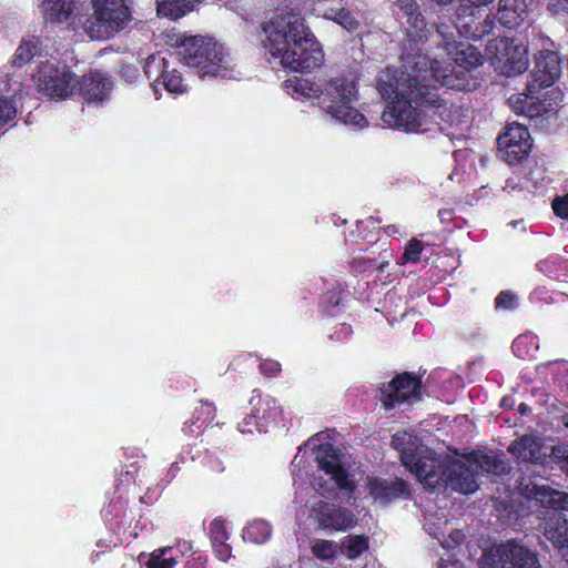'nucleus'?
Instances as JSON below:
<instances>
[{
  "instance_id": "obj_1",
  "label": "nucleus",
  "mask_w": 568,
  "mask_h": 568,
  "mask_svg": "<svg viewBox=\"0 0 568 568\" xmlns=\"http://www.w3.org/2000/svg\"><path fill=\"white\" fill-rule=\"evenodd\" d=\"M397 16L405 24L402 61L404 70L397 75L389 71L378 80V91L390 100L382 113L384 126L404 132H419L428 119L437 115L446 122L459 123L462 106L447 105L446 99L430 91L425 82L430 81L419 65H427V55L422 53L428 31L424 18L418 12L415 0H398Z\"/></svg>"
},
{
  "instance_id": "obj_2",
  "label": "nucleus",
  "mask_w": 568,
  "mask_h": 568,
  "mask_svg": "<svg viewBox=\"0 0 568 568\" xmlns=\"http://www.w3.org/2000/svg\"><path fill=\"white\" fill-rule=\"evenodd\" d=\"M265 48L283 68L308 71L322 64L324 54L300 12L277 9L263 24Z\"/></svg>"
},
{
  "instance_id": "obj_3",
  "label": "nucleus",
  "mask_w": 568,
  "mask_h": 568,
  "mask_svg": "<svg viewBox=\"0 0 568 568\" xmlns=\"http://www.w3.org/2000/svg\"><path fill=\"white\" fill-rule=\"evenodd\" d=\"M437 32L443 38V47L454 60L456 68L450 64L427 58V65H419L424 74L436 84L455 90H470L475 84L470 71L483 64L484 57L478 49L469 43L457 42L450 28L440 24Z\"/></svg>"
},
{
  "instance_id": "obj_4",
  "label": "nucleus",
  "mask_w": 568,
  "mask_h": 568,
  "mask_svg": "<svg viewBox=\"0 0 568 568\" xmlns=\"http://www.w3.org/2000/svg\"><path fill=\"white\" fill-rule=\"evenodd\" d=\"M168 43L178 47L181 61L204 78L233 79L235 64L224 47L203 36L168 34Z\"/></svg>"
},
{
  "instance_id": "obj_5",
  "label": "nucleus",
  "mask_w": 568,
  "mask_h": 568,
  "mask_svg": "<svg viewBox=\"0 0 568 568\" xmlns=\"http://www.w3.org/2000/svg\"><path fill=\"white\" fill-rule=\"evenodd\" d=\"M510 470L509 464L499 455L489 452H474L465 460H450L445 466L443 484L463 494H473L478 487L480 474L505 475Z\"/></svg>"
},
{
  "instance_id": "obj_6",
  "label": "nucleus",
  "mask_w": 568,
  "mask_h": 568,
  "mask_svg": "<svg viewBox=\"0 0 568 568\" xmlns=\"http://www.w3.org/2000/svg\"><path fill=\"white\" fill-rule=\"evenodd\" d=\"M358 91L354 80L333 78L323 87L321 110L331 120L361 130L368 125L365 115L356 108Z\"/></svg>"
},
{
  "instance_id": "obj_7",
  "label": "nucleus",
  "mask_w": 568,
  "mask_h": 568,
  "mask_svg": "<svg viewBox=\"0 0 568 568\" xmlns=\"http://www.w3.org/2000/svg\"><path fill=\"white\" fill-rule=\"evenodd\" d=\"M528 496L549 509L544 523L545 538L559 550L568 549V519L561 513L568 510V494L534 484Z\"/></svg>"
},
{
  "instance_id": "obj_8",
  "label": "nucleus",
  "mask_w": 568,
  "mask_h": 568,
  "mask_svg": "<svg viewBox=\"0 0 568 568\" xmlns=\"http://www.w3.org/2000/svg\"><path fill=\"white\" fill-rule=\"evenodd\" d=\"M130 0H91L93 12L84 23L92 40H105L122 30L130 21Z\"/></svg>"
},
{
  "instance_id": "obj_9",
  "label": "nucleus",
  "mask_w": 568,
  "mask_h": 568,
  "mask_svg": "<svg viewBox=\"0 0 568 568\" xmlns=\"http://www.w3.org/2000/svg\"><path fill=\"white\" fill-rule=\"evenodd\" d=\"M486 55L500 74L511 77L528 68L527 48L507 37L495 38L486 45Z\"/></svg>"
},
{
  "instance_id": "obj_10",
  "label": "nucleus",
  "mask_w": 568,
  "mask_h": 568,
  "mask_svg": "<svg viewBox=\"0 0 568 568\" xmlns=\"http://www.w3.org/2000/svg\"><path fill=\"white\" fill-rule=\"evenodd\" d=\"M34 81L40 92L49 98L65 99L78 89L79 80L64 63L44 61L38 67Z\"/></svg>"
},
{
  "instance_id": "obj_11",
  "label": "nucleus",
  "mask_w": 568,
  "mask_h": 568,
  "mask_svg": "<svg viewBox=\"0 0 568 568\" xmlns=\"http://www.w3.org/2000/svg\"><path fill=\"white\" fill-rule=\"evenodd\" d=\"M480 568H541L535 552L515 542L494 545L480 557Z\"/></svg>"
},
{
  "instance_id": "obj_12",
  "label": "nucleus",
  "mask_w": 568,
  "mask_h": 568,
  "mask_svg": "<svg viewBox=\"0 0 568 568\" xmlns=\"http://www.w3.org/2000/svg\"><path fill=\"white\" fill-rule=\"evenodd\" d=\"M316 460L321 469L331 476L329 483H322L321 478L314 480V488L321 496H328L336 488L352 490L353 484L348 479L337 449L331 444L320 445L316 450Z\"/></svg>"
},
{
  "instance_id": "obj_13",
  "label": "nucleus",
  "mask_w": 568,
  "mask_h": 568,
  "mask_svg": "<svg viewBox=\"0 0 568 568\" xmlns=\"http://www.w3.org/2000/svg\"><path fill=\"white\" fill-rule=\"evenodd\" d=\"M420 382L408 373H403L379 388V399L386 409L402 404H413L419 399Z\"/></svg>"
},
{
  "instance_id": "obj_14",
  "label": "nucleus",
  "mask_w": 568,
  "mask_h": 568,
  "mask_svg": "<svg viewBox=\"0 0 568 568\" xmlns=\"http://www.w3.org/2000/svg\"><path fill=\"white\" fill-rule=\"evenodd\" d=\"M530 133L526 126L518 123L507 125L505 132L498 138V151L509 164L526 159L531 150Z\"/></svg>"
},
{
  "instance_id": "obj_15",
  "label": "nucleus",
  "mask_w": 568,
  "mask_h": 568,
  "mask_svg": "<svg viewBox=\"0 0 568 568\" xmlns=\"http://www.w3.org/2000/svg\"><path fill=\"white\" fill-rule=\"evenodd\" d=\"M144 72L149 79L155 80V91L158 84H162L163 88L173 94H181L186 91V84L184 83L181 73L175 70H168V62L161 55H150L144 64Z\"/></svg>"
},
{
  "instance_id": "obj_16",
  "label": "nucleus",
  "mask_w": 568,
  "mask_h": 568,
  "mask_svg": "<svg viewBox=\"0 0 568 568\" xmlns=\"http://www.w3.org/2000/svg\"><path fill=\"white\" fill-rule=\"evenodd\" d=\"M416 478L428 488H436L444 481L442 463L433 456L430 450L425 448L415 456L412 466H405Z\"/></svg>"
},
{
  "instance_id": "obj_17",
  "label": "nucleus",
  "mask_w": 568,
  "mask_h": 568,
  "mask_svg": "<svg viewBox=\"0 0 568 568\" xmlns=\"http://www.w3.org/2000/svg\"><path fill=\"white\" fill-rule=\"evenodd\" d=\"M312 511L324 529L347 530L356 524L355 515L345 508L334 504L318 501L312 507Z\"/></svg>"
},
{
  "instance_id": "obj_18",
  "label": "nucleus",
  "mask_w": 568,
  "mask_h": 568,
  "mask_svg": "<svg viewBox=\"0 0 568 568\" xmlns=\"http://www.w3.org/2000/svg\"><path fill=\"white\" fill-rule=\"evenodd\" d=\"M480 11L478 7L462 6L458 9L456 29L460 36L468 39H480L493 29V21L487 16L483 22L479 21Z\"/></svg>"
},
{
  "instance_id": "obj_19",
  "label": "nucleus",
  "mask_w": 568,
  "mask_h": 568,
  "mask_svg": "<svg viewBox=\"0 0 568 568\" xmlns=\"http://www.w3.org/2000/svg\"><path fill=\"white\" fill-rule=\"evenodd\" d=\"M532 87L548 88L561 75V62L559 55L554 51H542L536 58L532 70Z\"/></svg>"
},
{
  "instance_id": "obj_20",
  "label": "nucleus",
  "mask_w": 568,
  "mask_h": 568,
  "mask_svg": "<svg viewBox=\"0 0 568 568\" xmlns=\"http://www.w3.org/2000/svg\"><path fill=\"white\" fill-rule=\"evenodd\" d=\"M508 452L520 463L541 464L547 457V450L542 439L532 434H527L515 439L509 445Z\"/></svg>"
},
{
  "instance_id": "obj_21",
  "label": "nucleus",
  "mask_w": 568,
  "mask_h": 568,
  "mask_svg": "<svg viewBox=\"0 0 568 568\" xmlns=\"http://www.w3.org/2000/svg\"><path fill=\"white\" fill-rule=\"evenodd\" d=\"M80 92L88 102H102L112 90V81L99 72H91L79 83Z\"/></svg>"
},
{
  "instance_id": "obj_22",
  "label": "nucleus",
  "mask_w": 568,
  "mask_h": 568,
  "mask_svg": "<svg viewBox=\"0 0 568 568\" xmlns=\"http://www.w3.org/2000/svg\"><path fill=\"white\" fill-rule=\"evenodd\" d=\"M367 487L369 495L379 503H387L390 499L406 494V485L402 479L386 480L382 478H368Z\"/></svg>"
},
{
  "instance_id": "obj_23",
  "label": "nucleus",
  "mask_w": 568,
  "mask_h": 568,
  "mask_svg": "<svg viewBox=\"0 0 568 568\" xmlns=\"http://www.w3.org/2000/svg\"><path fill=\"white\" fill-rule=\"evenodd\" d=\"M527 0H499L498 21L507 28L519 26L527 17Z\"/></svg>"
},
{
  "instance_id": "obj_24",
  "label": "nucleus",
  "mask_w": 568,
  "mask_h": 568,
  "mask_svg": "<svg viewBox=\"0 0 568 568\" xmlns=\"http://www.w3.org/2000/svg\"><path fill=\"white\" fill-rule=\"evenodd\" d=\"M286 92L294 99L317 101L320 106V99L323 97V88L308 79L293 77L283 83Z\"/></svg>"
},
{
  "instance_id": "obj_25",
  "label": "nucleus",
  "mask_w": 568,
  "mask_h": 568,
  "mask_svg": "<svg viewBox=\"0 0 568 568\" xmlns=\"http://www.w3.org/2000/svg\"><path fill=\"white\" fill-rule=\"evenodd\" d=\"M74 0H38V8L45 22L62 23L71 16Z\"/></svg>"
},
{
  "instance_id": "obj_26",
  "label": "nucleus",
  "mask_w": 568,
  "mask_h": 568,
  "mask_svg": "<svg viewBox=\"0 0 568 568\" xmlns=\"http://www.w3.org/2000/svg\"><path fill=\"white\" fill-rule=\"evenodd\" d=\"M392 445L400 453V459L404 466H412L416 455L424 450L418 438L406 430L397 432L392 438Z\"/></svg>"
},
{
  "instance_id": "obj_27",
  "label": "nucleus",
  "mask_w": 568,
  "mask_h": 568,
  "mask_svg": "<svg viewBox=\"0 0 568 568\" xmlns=\"http://www.w3.org/2000/svg\"><path fill=\"white\" fill-rule=\"evenodd\" d=\"M250 404L256 409V415H258V419L264 424V427L276 422L282 412L277 400L270 396L262 398L260 394L254 395Z\"/></svg>"
},
{
  "instance_id": "obj_28",
  "label": "nucleus",
  "mask_w": 568,
  "mask_h": 568,
  "mask_svg": "<svg viewBox=\"0 0 568 568\" xmlns=\"http://www.w3.org/2000/svg\"><path fill=\"white\" fill-rule=\"evenodd\" d=\"M271 535L272 527L266 520L254 519L244 527L242 538L244 541L263 544L270 539Z\"/></svg>"
},
{
  "instance_id": "obj_29",
  "label": "nucleus",
  "mask_w": 568,
  "mask_h": 568,
  "mask_svg": "<svg viewBox=\"0 0 568 568\" xmlns=\"http://www.w3.org/2000/svg\"><path fill=\"white\" fill-rule=\"evenodd\" d=\"M193 9L189 0L162 1L158 3V16L176 20Z\"/></svg>"
},
{
  "instance_id": "obj_30",
  "label": "nucleus",
  "mask_w": 568,
  "mask_h": 568,
  "mask_svg": "<svg viewBox=\"0 0 568 568\" xmlns=\"http://www.w3.org/2000/svg\"><path fill=\"white\" fill-rule=\"evenodd\" d=\"M324 18L334 21L349 32L355 31L359 26L351 11L344 8H329L325 10Z\"/></svg>"
},
{
  "instance_id": "obj_31",
  "label": "nucleus",
  "mask_w": 568,
  "mask_h": 568,
  "mask_svg": "<svg viewBox=\"0 0 568 568\" xmlns=\"http://www.w3.org/2000/svg\"><path fill=\"white\" fill-rule=\"evenodd\" d=\"M39 52V40L37 38L24 39L18 47L13 62L17 65L28 63Z\"/></svg>"
},
{
  "instance_id": "obj_32",
  "label": "nucleus",
  "mask_w": 568,
  "mask_h": 568,
  "mask_svg": "<svg viewBox=\"0 0 568 568\" xmlns=\"http://www.w3.org/2000/svg\"><path fill=\"white\" fill-rule=\"evenodd\" d=\"M367 548V539L358 535L345 537L341 544L342 552L349 559L358 557Z\"/></svg>"
},
{
  "instance_id": "obj_33",
  "label": "nucleus",
  "mask_w": 568,
  "mask_h": 568,
  "mask_svg": "<svg viewBox=\"0 0 568 568\" xmlns=\"http://www.w3.org/2000/svg\"><path fill=\"white\" fill-rule=\"evenodd\" d=\"M554 106L552 103L542 100L540 97H536L532 94L528 105L523 111L521 115H525L530 119L546 116L552 113Z\"/></svg>"
},
{
  "instance_id": "obj_34",
  "label": "nucleus",
  "mask_w": 568,
  "mask_h": 568,
  "mask_svg": "<svg viewBox=\"0 0 568 568\" xmlns=\"http://www.w3.org/2000/svg\"><path fill=\"white\" fill-rule=\"evenodd\" d=\"M169 550H171V547L154 550L150 556L146 568H173L176 565V560L173 557H165Z\"/></svg>"
},
{
  "instance_id": "obj_35",
  "label": "nucleus",
  "mask_w": 568,
  "mask_h": 568,
  "mask_svg": "<svg viewBox=\"0 0 568 568\" xmlns=\"http://www.w3.org/2000/svg\"><path fill=\"white\" fill-rule=\"evenodd\" d=\"M538 88H534L532 87V83L528 85V91L529 93H517V94H511L509 98H508V104L510 106V109L517 113V114H521L523 111L525 110V108L528 105L532 94L536 93Z\"/></svg>"
},
{
  "instance_id": "obj_36",
  "label": "nucleus",
  "mask_w": 568,
  "mask_h": 568,
  "mask_svg": "<svg viewBox=\"0 0 568 568\" xmlns=\"http://www.w3.org/2000/svg\"><path fill=\"white\" fill-rule=\"evenodd\" d=\"M312 551L317 558L327 560L335 557L337 544L332 540H316L313 544Z\"/></svg>"
},
{
  "instance_id": "obj_37",
  "label": "nucleus",
  "mask_w": 568,
  "mask_h": 568,
  "mask_svg": "<svg viewBox=\"0 0 568 568\" xmlns=\"http://www.w3.org/2000/svg\"><path fill=\"white\" fill-rule=\"evenodd\" d=\"M423 252V244L417 239H412L406 247L405 251L400 257V264L405 263H417L420 258V253Z\"/></svg>"
},
{
  "instance_id": "obj_38",
  "label": "nucleus",
  "mask_w": 568,
  "mask_h": 568,
  "mask_svg": "<svg viewBox=\"0 0 568 568\" xmlns=\"http://www.w3.org/2000/svg\"><path fill=\"white\" fill-rule=\"evenodd\" d=\"M17 115L14 102L7 98H0V129L12 121Z\"/></svg>"
},
{
  "instance_id": "obj_39",
  "label": "nucleus",
  "mask_w": 568,
  "mask_h": 568,
  "mask_svg": "<svg viewBox=\"0 0 568 568\" xmlns=\"http://www.w3.org/2000/svg\"><path fill=\"white\" fill-rule=\"evenodd\" d=\"M210 534L212 544H223L229 539L225 521L222 519H214L210 525Z\"/></svg>"
},
{
  "instance_id": "obj_40",
  "label": "nucleus",
  "mask_w": 568,
  "mask_h": 568,
  "mask_svg": "<svg viewBox=\"0 0 568 568\" xmlns=\"http://www.w3.org/2000/svg\"><path fill=\"white\" fill-rule=\"evenodd\" d=\"M237 428L242 434H253L254 429L260 433L265 430L264 424L258 419V415L244 417L243 420L239 423Z\"/></svg>"
},
{
  "instance_id": "obj_41",
  "label": "nucleus",
  "mask_w": 568,
  "mask_h": 568,
  "mask_svg": "<svg viewBox=\"0 0 568 568\" xmlns=\"http://www.w3.org/2000/svg\"><path fill=\"white\" fill-rule=\"evenodd\" d=\"M434 537L437 538L445 548H454L464 541L466 535L463 530L454 529L447 537H444V535L439 536L435 532Z\"/></svg>"
},
{
  "instance_id": "obj_42",
  "label": "nucleus",
  "mask_w": 568,
  "mask_h": 568,
  "mask_svg": "<svg viewBox=\"0 0 568 568\" xmlns=\"http://www.w3.org/2000/svg\"><path fill=\"white\" fill-rule=\"evenodd\" d=\"M496 308L513 310L517 306V297L511 292H501L495 301Z\"/></svg>"
},
{
  "instance_id": "obj_43",
  "label": "nucleus",
  "mask_w": 568,
  "mask_h": 568,
  "mask_svg": "<svg viewBox=\"0 0 568 568\" xmlns=\"http://www.w3.org/2000/svg\"><path fill=\"white\" fill-rule=\"evenodd\" d=\"M554 212L561 219L568 220V193L552 202Z\"/></svg>"
},
{
  "instance_id": "obj_44",
  "label": "nucleus",
  "mask_w": 568,
  "mask_h": 568,
  "mask_svg": "<svg viewBox=\"0 0 568 568\" xmlns=\"http://www.w3.org/2000/svg\"><path fill=\"white\" fill-rule=\"evenodd\" d=\"M552 454L555 455L556 458L560 459V462L562 463L561 468H564L568 474V443L555 447L552 449Z\"/></svg>"
},
{
  "instance_id": "obj_45",
  "label": "nucleus",
  "mask_w": 568,
  "mask_h": 568,
  "mask_svg": "<svg viewBox=\"0 0 568 568\" xmlns=\"http://www.w3.org/2000/svg\"><path fill=\"white\" fill-rule=\"evenodd\" d=\"M374 261L375 260L372 257H366V256L359 255L352 261L351 265L356 271H365L369 267L371 264H373Z\"/></svg>"
},
{
  "instance_id": "obj_46",
  "label": "nucleus",
  "mask_w": 568,
  "mask_h": 568,
  "mask_svg": "<svg viewBox=\"0 0 568 568\" xmlns=\"http://www.w3.org/2000/svg\"><path fill=\"white\" fill-rule=\"evenodd\" d=\"M261 372L266 376H273L280 372L281 366L275 361H265L260 365Z\"/></svg>"
},
{
  "instance_id": "obj_47",
  "label": "nucleus",
  "mask_w": 568,
  "mask_h": 568,
  "mask_svg": "<svg viewBox=\"0 0 568 568\" xmlns=\"http://www.w3.org/2000/svg\"><path fill=\"white\" fill-rule=\"evenodd\" d=\"M215 554L219 559L226 561L231 557V547L224 541L223 544H213Z\"/></svg>"
},
{
  "instance_id": "obj_48",
  "label": "nucleus",
  "mask_w": 568,
  "mask_h": 568,
  "mask_svg": "<svg viewBox=\"0 0 568 568\" xmlns=\"http://www.w3.org/2000/svg\"><path fill=\"white\" fill-rule=\"evenodd\" d=\"M528 339H531V337L529 336H519L517 337L514 343H513V349L514 352L519 355V356H523V352H521V346H524Z\"/></svg>"
},
{
  "instance_id": "obj_49",
  "label": "nucleus",
  "mask_w": 568,
  "mask_h": 568,
  "mask_svg": "<svg viewBox=\"0 0 568 568\" xmlns=\"http://www.w3.org/2000/svg\"><path fill=\"white\" fill-rule=\"evenodd\" d=\"M438 217L442 222L449 221L452 219V211L446 209L439 210Z\"/></svg>"
},
{
  "instance_id": "obj_50",
  "label": "nucleus",
  "mask_w": 568,
  "mask_h": 568,
  "mask_svg": "<svg viewBox=\"0 0 568 568\" xmlns=\"http://www.w3.org/2000/svg\"><path fill=\"white\" fill-rule=\"evenodd\" d=\"M493 0H467L470 6L480 7L490 3Z\"/></svg>"
},
{
  "instance_id": "obj_51",
  "label": "nucleus",
  "mask_w": 568,
  "mask_h": 568,
  "mask_svg": "<svg viewBox=\"0 0 568 568\" xmlns=\"http://www.w3.org/2000/svg\"><path fill=\"white\" fill-rule=\"evenodd\" d=\"M546 398L545 400L542 402L544 405L546 406H551V407H555V402H556V398L548 395V394H542Z\"/></svg>"
},
{
  "instance_id": "obj_52",
  "label": "nucleus",
  "mask_w": 568,
  "mask_h": 568,
  "mask_svg": "<svg viewBox=\"0 0 568 568\" xmlns=\"http://www.w3.org/2000/svg\"><path fill=\"white\" fill-rule=\"evenodd\" d=\"M389 264V258L388 256H386L385 258H383V261L378 264V270L381 272H383L385 270V267H387Z\"/></svg>"
},
{
  "instance_id": "obj_53",
  "label": "nucleus",
  "mask_w": 568,
  "mask_h": 568,
  "mask_svg": "<svg viewBox=\"0 0 568 568\" xmlns=\"http://www.w3.org/2000/svg\"><path fill=\"white\" fill-rule=\"evenodd\" d=\"M438 568H457L455 564L452 562H442Z\"/></svg>"
},
{
  "instance_id": "obj_54",
  "label": "nucleus",
  "mask_w": 568,
  "mask_h": 568,
  "mask_svg": "<svg viewBox=\"0 0 568 568\" xmlns=\"http://www.w3.org/2000/svg\"><path fill=\"white\" fill-rule=\"evenodd\" d=\"M562 423H564V425L568 428V418H567V417H565V418H564V422H562Z\"/></svg>"
},
{
  "instance_id": "obj_55",
  "label": "nucleus",
  "mask_w": 568,
  "mask_h": 568,
  "mask_svg": "<svg viewBox=\"0 0 568 568\" xmlns=\"http://www.w3.org/2000/svg\"><path fill=\"white\" fill-rule=\"evenodd\" d=\"M206 407H207V410L210 412V409H211V405H210V404H206Z\"/></svg>"
}]
</instances>
